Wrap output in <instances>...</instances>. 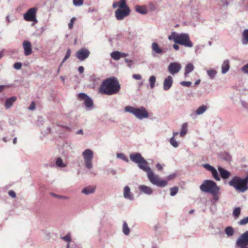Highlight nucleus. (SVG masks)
I'll return each instance as SVG.
<instances>
[{
	"mask_svg": "<svg viewBox=\"0 0 248 248\" xmlns=\"http://www.w3.org/2000/svg\"><path fill=\"white\" fill-rule=\"evenodd\" d=\"M130 160L134 163L138 164V167L146 172L149 181L154 185L160 187H164L167 185V181L161 180L158 175H156L148 166L146 160L140 153H135L130 155Z\"/></svg>",
	"mask_w": 248,
	"mask_h": 248,
	"instance_id": "1",
	"label": "nucleus"
},
{
	"mask_svg": "<svg viewBox=\"0 0 248 248\" xmlns=\"http://www.w3.org/2000/svg\"><path fill=\"white\" fill-rule=\"evenodd\" d=\"M120 90V85L118 79L114 77L104 80L99 88V92L102 94L111 95L118 93Z\"/></svg>",
	"mask_w": 248,
	"mask_h": 248,
	"instance_id": "2",
	"label": "nucleus"
},
{
	"mask_svg": "<svg viewBox=\"0 0 248 248\" xmlns=\"http://www.w3.org/2000/svg\"><path fill=\"white\" fill-rule=\"evenodd\" d=\"M229 185L237 191L243 193L248 189V175L244 178L234 176L229 182Z\"/></svg>",
	"mask_w": 248,
	"mask_h": 248,
	"instance_id": "3",
	"label": "nucleus"
},
{
	"mask_svg": "<svg viewBox=\"0 0 248 248\" xmlns=\"http://www.w3.org/2000/svg\"><path fill=\"white\" fill-rule=\"evenodd\" d=\"M124 110L125 112L133 114L137 118L140 120L144 118H147L149 117L148 111L143 107L135 108L133 107L128 106L124 108Z\"/></svg>",
	"mask_w": 248,
	"mask_h": 248,
	"instance_id": "4",
	"label": "nucleus"
},
{
	"mask_svg": "<svg viewBox=\"0 0 248 248\" xmlns=\"http://www.w3.org/2000/svg\"><path fill=\"white\" fill-rule=\"evenodd\" d=\"M200 189L202 191L211 194L218 193L219 190V188L217 184L213 181L209 180H204L200 186Z\"/></svg>",
	"mask_w": 248,
	"mask_h": 248,
	"instance_id": "5",
	"label": "nucleus"
},
{
	"mask_svg": "<svg viewBox=\"0 0 248 248\" xmlns=\"http://www.w3.org/2000/svg\"><path fill=\"white\" fill-rule=\"evenodd\" d=\"M175 43L188 47H191L193 46V44L189 39V35L186 33L177 35L175 39Z\"/></svg>",
	"mask_w": 248,
	"mask_h": 248,
	"instance_id": "6",
	"label": "nucleus"
},
{
	"mask_svg": "<svg viewBox=\"0 0 248 248\" xmlns=\"http://www.w3.org/2000/svg\"><path fill=\"white\" fill-rule=\"evenodd\" d=\"M37 9L36 7H32L29 9L27 12L23 15L25 20L27 21H32L35 23L37 22L36 19V14Z\"/></svg>",
	"mask_w": 248,
	"mask_h": 248,
	"instance_id": "7",
	"label": "nucleus"
},
{
	"mask_svg": "<svg viewBox=\"0 0 248 248\" xmlns=\"http://www.w3.org/2000/svg\"><path fill=\"white\" fill-rule=\"evenodd\" d=\"M83 156L85 164L87 168L91 169L92 168V159L93 158V152L90 149H86L83 152Z\"/></svg>",
	"mask_w": 248,
	"mask_h": 248,
	"instance_id": "8",
	"label": "nucleus"
},
{
	"mask_svg": "<svg viewBox=\"0 0 248 248\" xmlns=\"http://www.w3.org/2000/svg\"><path fill=\"white\" fill-rule=\"evenodd\" d=\"M236 244L239 248H248V231L240 235L237 239Z\"/></svg>",
	"mask_w": 248,
	"mask_h": 248,
	"instance_id": "9",
	"label": "nucleus"
},
{
	"mask_svg": "<svg viewBox=\"0 0 248 248\" xmlns=\"http://www.w3.org/2000/svg\"><path fill=\"white\" fill-rule=\"evenodd\" d=\"M130 11V10L129 8L123 9H117L115 12L116 19L119 20L123 19L125 17L129 15Z\"/></svg>",
	"mask_w": 248,
	"mask_h": 248,
	"instance_id": "10",
	"label": "nucleus"
},
{
	"mask_svg": "<svg viewBox=\"0 0 248 248\" xmlns=\"http://www.w3.org/2000/svg\"><path fill=\"white\" fill-rule=\"evenodd\" d=\"M90 51L85 48H81L76 53V57L81 61H83L87 59L90 55Z\"/></svg>",
	"mask_w": 248,
	"mask_h": 248,
	"instance_id": "11",
	"label": "nucleus"
},
{
	"mask_svg": "<svg viewBox=\"0 0 248 248\" xmlns=\"http://www.w3.org/2000/svg\"><path fill=\"white\" fill-rule=\"evenodd\" d=\"M181 68L180 64L177 62H172L168 66V71L170 74L174 75L179 72Z\"/></svg>",
	"mask_w": 248,
	"mask_h": 248,
	"instance_id": "12",
	"label": "nucleus"
},
{
	"mask_svg": "<svg viewBox=\"0 0 248 248\" xmlns=\"http://www.w3.org/2000/svg\"><path fill=\"white\" fill-rule=\"evenodd\" d=\"M23 46L24 50V54L26 56H29L32 52L31 45L30 42L25 41L23 43Z\"/></svg>",
	"mask_w": 248,
	"mask_h": 248,
	"instance_id": "13",
	"label": "nucleus"
},
{
	"mask_svg": "<svg viewBox=\"0 0 248 248\" xmlns=\"http://www.w3.org/2000/svg\"><path fill=\"white\" fill-rule=\"evenodd\" d=\"M173 82L172 78L169 76L165 79L163 83V88L165 91H167L171 87Z\"/></svg>",
	"mask_w": 248,
	"mask_h": 248,
	"instance_id": "14",
	"label": "nucleus"
},
{
	"mask_svg": "<svg viewBox=\"0 0 248 248\" xmlns=\"http://www.w3.org/2000/svg\"><path fill=\"white\" fill-rule=\"evenodd\" d=\"M124 196L125 199L130 200L133 199V196L130 192V189L128 186H125L124 188Z\"/></svg>",
	"mask_w": 248,
	"mask_h": 248,
	"instance_id": "15",
	"label": "nucleus"
},
{
	"mask_svg": "<svg viewBox=\"0 0 248 248\" xmlns=\"http://www.w3.org/2000/svg\"><path fill=\"white\" fill-rule=\"evenodd\" d=\"M218 170L220 173L221 177L223 179H227L230 175V173L229 171L221 167H219L218 168Z\"/></svg>",
	"mask_w": 248,
	"mask_h": 248,
	"instance_id": "16",
	"label": "nucleus"
},
{
	"mask_svg": "<svg viewBox=\"0 0 248 248\" xmlns=\"http://www.w3.org/2000/svg\"><path fill=\"white\" fill-rule=\"evenodd\" d=\"M112 6L113 8H116L117 7H119L122 9H126V8H129L126 5V1L123 0H120L119 1L114 2Z\"/></svg>",
	"mask_w": 248,
	"mask_h": 248,
	"instance_id": "17",
	"label": "nucleus"
},
{
	"mask_svg": "<svg viewBox=\"0 0 248 248\" xmlns=\"http://www.w3.org/2000/svg\"><path fill=\"white\" fill-rule=\"evenodd\" d=\"M152 48L153 51L156 54H161L163 53V50L161 48L157 43L154 42L152 45Z\"/></svg>",
	"mask_w": 248,
	"mask_h": 248,
	"instance_id": "18",
	"label": "nucleus"
},
{
	"mask_svg": "<svg viewBox=\"0 0 248 248\" xmlns=\"http://www.w3.org/2000/svg\"><path fill=\"white\" fill-rule=\"evenodd\" d=\"M16 97L13 96L6 99L5 103V107L8 109L11 107L14 103L16 100Z\"/></svg>",
	"mask_w": 248,
	"mask_h": 248,
	"instance_id": "19",
	"label": "nucleus"
},
{
	"mask_svg": "<svg viewBox=\"0 0 248 248\" xmlns=\"http://www.w3.org/2000/svg\"><path fill=\"white\" fill-rule=\"evenodd\" d=\"M139 189L141 191L145 194H150L153 192V190L150 187L144 185L140 186H139Z\"/></svg>",
	"mask_w": 248,
	"mask_h": 248,
	"instance_id": "20",
	"label": "nucleus"
},
{
	"mask_svg": "<svg viewBox=\"0 0 248 248\" xmlns=\"http://www.w3.org/2000/svg\"><path fill=\"white\" fill-rule=\"evenodd\" d=\"M230 68L229 61V60H225L224 61L222 67L221 71L223 74L226 73L228 71Z\"/></svg>",
	"mask_w": 248,
	"mask_h": 248,
	"instance_id": "21",
	"label": "nucleus"
},
{
	"mask_svg": "<svg viewBox=\"0 0 248 248\" xmlns=\"http://www.w3.org/2000/svg\"><path fill=\"white\" fill-rule=\"evenodd\" d=\"M95 191V187L89 186L83 189L82 193L88 195L91 193H93Z\"/></svg>",
	"mask_w": 248,
	"mask_h": 248,
	"instance_id": "22",
	"label": "nucleus"
},
{
	"mask_svg": "<svg viewBox=\"0 0 248 248\" xmlns=\"http://www.w3.org/2000/svg\"><path fill=\"white\" fill-rule=\"evenodd\" d=\"M194 67L193 65L190 63H188L186 67L185 71V75L186 76L189 73L194 70Z\"/></svg>",
	"mask_w": 248,
	"mask_h": 248,
	"instance_id": "23",
	"label": "nucleus"
},
{
	"mask_svg": "<svg viewBox=\"0 0 248 248\" xmlns=\"http://www.w3.org/2000/svg\"><path fill=\"white\" fill-rule=\"evenodd\" d=\"M136 11L140 14H145L147 13V9L144 6L137 5L135 7Z\"/></svg>",
	"mask_w": 248,
	"mask_h": 248,
	"instance_id": "24",
	"label": "nucleus"
},
{
	"mask_svg": "<svg viewBox=\"0 0 248 248\" xmlns=\"http://www.w3.org/2000/svg\"><path fill=\"white\" fill-rule=\"evenodd\" d=\"M207 109V107L205 105H202L196 111V113L200 115L204 112Z\"/></svg>",
	"mask_w": 248,
	"mask_h": 248,
	"instance_id": "25",
	"label": "nucleus"
},
{
	"mask_svg": "<svg viewBox=\"0 0 248 248\" xmlns=\"http://www.w3.org/2000/svg\"><path fill=\"white\" fill-rule=\"evenodd\" d=\"M187 124L186 123L183 124L182 126L181 131L180 133V136L183 137L185 136L187 132Z\"/></svg>",
	"mask_w": 248,
	"mask_h": 248,
	"instance_id": "26",
	"label": "nucleus"
},
{
	"mask_svg": "<svg viewBox=\"0 0 248 248\" xmlns=\"http://www.w3.org/2000/svg\"><path fill=\"white\" fill-rule=\"evenodd\" d=\"M110 56L114 60H119L120 59V52L113 51L111 53Z\"/></svg>",
	"mask_w": 248,
	"mask_h": 248,
	"instance_id": "27",
	"label": "nucleus"
},
{
	"mask_svg": "<svg viewBox=\"0 0 248 248\" xmlns=\"http://www.w3.org/2000/svg\"><path fill=\"white\" fill-rule=\"evenodd\" d=\"M212 173V176L216 181H220V178L218 174V172L216 169L214 168V169L210 171Z\"/></svg>",
	"mask_w": 248,
	"mask_h": 248,
	"instance_id": "28",
	"label": "nucleus"
},
{
	"mask_svg": "<svg viewBox=\"0 0 248 248\" xmlns=\"http://www.w3.org/2000/svg\"><path fill=\"white\" fill-rule=\"evenodd\" d=\"M243 43L248 44V29L245 30L243 32Z\"/></svg>",
	"mask_w": 248,
	"mask_h": 248,
	"instance_id": "29",
	"label": "nucleus"
},
{
	"mask_svg": "<svg viewBox=\"0 0 248 248\" xmlns=\"http://www.w3.org/2000/svg\"><path fill=\"white\" fill-rule=\"evenodd\" d=\"M123 232L125 235H128L130 232V229L126 222H124L123 225Z\"/></svg>",
	"mask_w": 248,
	"mask_h": 248,
	"instance_id": "30",
	"label": "nucleus"
},
{
	"mask_svg": "<svg viewBox=\"0 0 248 248\" xmlns=\"http://www.w3.org/2000/svg\"><path fill=\"white\" fill-rule=\"evenodd\" d=\"M156 81V78L155 76H152L149 78L150 86L151 89L155 87V84Z\"/></svg>",
	"mask_w": 248,
	"mask_h": 248,
	"instance_id": "31",
	"label": "nucleus"
},
{
	"mask_svg": "<svg viewBox=\"0 0 248 248\" xmlns=\"http://www.w3.org/2000/svg\"><path fill=\"white\" fill-rule=\"evenodd\" d=\"M225 233L227 235L231 236L234 233V230L232 227H227L225 230Z\"/></svg>",
	"mask_w": 248,
	"mask_h": 248,
	"instance_id": "32",
	"label": "nucleus"
},
{
	"mask_svg": "<svg viewBox=\"0 0 248 248\" xmlns=\"http://www.w3.org/2000/svg\"><path fill=\"white\" fill-rule=\"evenodd\" d=\"M84 102L85 106L88 108L92 107L93 104L92 100L89 97L84 100Z\"/></svg>",
	"mask_w": 248,
	"mask_h": 248,
	"instance_id": "33",
	"label": "nucleus"
},
{
	"mask_svg": "<svg viewBox=\"0 0 248 248\" xmlns=\"http://www.w3.org/2000/svg\"><path fill=\"white\" fill-rule=\"evenodd\" d=\"M241 213V208L240 207H236L233 211V215L235 218L238 217Z\"/></svg>",
	"mask_w": 248,
	"mask_h": 248,
	"instance_id": "34",
	"label": "nucleus"
},
{
	"mask_svg": "<svg viewBox=\"0 0 248 248\" xmlns=\"http://www.w3.org/2000/svg\"><path fill=\"white\" fill-rule=\"evenodd\" d=\"M207 74L211 78H213L217 74L215 70H209L207 71Z\"/></svg>",
	"mask_w": 248,
	"mask_h": 248,
	"instance_id": "35",
	"label": "nucleus"
},
{
	"mask_svg": "<svg viewBox=\"0 0 248 248\" xmlns=\"http://www.w3.org/2000/svg\"><path fill=\"white\" fill-rule=\"evenodd\" d=\"M56 163V165L60 167H64L66 166L61 158H57Z\"/></svg>",
	"mask_w": 248,
	"mask_h": 248,
	"instance_id": "36",
	"label": "nucleus"
},
{
	"mask_svg": "<svg viewBox=\"0 0 248 248\" xmlns=\"http://www.w3.org/2000/svg\"><path fill=\"white\" fill-rule=\"evenodd\" d=\"M170 195L174 196L176 194L178 191V188L177 186H174L170 188Z\"/></svg>",
	"mask_w": 248,
	"mask_h": 248,
	"instance_id": "37",
	"label": "nucleus"
},
{
	"mask_svg": "<svg viewBox=\"0 0 248 248\" xmlns=\"http://www.w3.org/2000/svg\"><path fill=\"white\" fill-rule=\"evenodd\" d=\"M170 143L172 146L174 147H177L178 146V144L177 141L175 140L174 137H172L170 140Z\"/></svg>",
	"mask_w": 248,
	"mask_h": 248,
	"instance_id": "38",
	"label": "nucleus"
},
{
	"mask_svg": "<svg viewBox=\"0 0 248 248\" xmlns=\"http://www.w3.org/2000/svg\"><path fill=\"white\" fill-rule=\"evenodd\" d=\"M248 223V217L239 220L238 224L240 225H245Z\"/></svg>",
	"mask_w": 248,
	"mask_h": 248,
	"instance_id": "39",
	"label": "nucleus"
},
{
	"mask_svg": "<svg viewBox=\"0 0 248 248\" xmlns=\"http://www.w3.org/2000/svg\"><path fill=\"white\" fill-rule=\"evenodd\" d=\"M62 239L66 242H70L71 241V235L70 234H67L65 236L62 237Z\"/></svg>",
	"mask_w": 248,
	"mask_h": 248,
	"instance_id": "40",
	"label": "nucleus"
},
{
	"mask_svg": "<svg viewBox=\"0 0 248 248\" xmlns=\"http://www.w3.org/2000/svg\"><path fill=\"white\" fill-rule=\"evenodd\" d=\"M73 1L75 6H80L83 3V0H73Z\"/></svg>",
	"mask_w": 248,
	"mask_h": 248,
	"instance_id": "41",
	"label": "nucleus"
},
{
	"mask_svg": "<svg viewBox=\"0 0 248 248\" xmlns=\"http://www.w3.org/2000/svg\"><path fill=\"white\" fill-rule=\"evenodd\" d=\"M76 20L75 17H73L71 19L70 23L68 24V28L69 29H72L73 28V24Z\"/></svg>",
	"mask_w": 248,
	"mask_h": 248,
	"instance_id": "42",
	"label": "nucleus"
},
{
	"mask_svg": "<svg viewBox=\"0 0 248 248\" xmlns=\"http://www.w3.org/2000/svg\"><path fill=\"white\" fill-rule=\"evenodd\" d=\"M203 167L207 170L211 171L213 169L214 167L211 166L208 164H205L203 165Z\"/></svg>",
	"mask_w": 248,
	"mask_h": 248,
	"instance_id": "43",
	"label": "nucleus"
},
{
	"mask_svg": "<svg viewBox=\"0 0 248 248\" xmlns=\"http://www.w3.org/2000/svg\"><path fill=\"white\" fill-rule=\"evenodd\" d=\"M70 55H71V50L70 49H68L67 50L65 56L62 61V62H64L65 61H66L67 59H68L69 58Z\"/></svg>",
	"mask_w": 248,
	"mask_h": 248,
	"instance_id": "44",
	"label": "nucleus"
},
{
	"mask_svg": "<svg viewBox=\"0 0 248 248\" xmlns=\"http://www.w3.org/2000/svg\"><path fill=\"white\" fill-rule=\"evenodd\" d=\"M51 194L56 197V198H57L58 199H68V198L67 197H65V196H62V195H57V194H54V193H51Z\"/></svg>",
	"mask_w": 248,
	"mask_h": 248,
	"instance_id": "45",
	"label": "nucleus"
},
{
	"mask_svg": "<svg viewBox=\"0 0 248 248\" xmlns=\"http://www.w3.org/2000/svg\"><path fill=\"white\" fill-rule=\"evenodd\" d=\"M78 96L81 99L85 100L88 96L84 93H80L78 94Z\"/></svg>",
	"mask_w": 248,
	"mask_h": 248,
	"instance_id": "46",
	"label": "nucleus"
},
{
	"mask_svg": "<svg viewBox=\"0 0 248 248\" xmlns=\"http://www.w3.org/2000/svg\"><path fill=\"white\" fill-rule=\"evenodd\" d=\"M178 34H176L175 32H173L169 36V39L170 40H173L175 42V39L176 37L177 36Z\"/></svg>",
	"mask_w": 248,
	"mask_h": 248,
	"instance_id": "47",
	"label": "nucleus"
},
{
	"mask_svg": "<svg viewBox=\"0 0 248 248\" xmlns=\"http://www.w3.org/2000/svg\"><path fill=\"white\" fill-rule=\"evenodd\" d=\"M117 156L119 158H122L124 160H125L126 161H128V159L124 156L123 154L118 153V154H117Z\"/></svg>",
	"mask_w": 248,
	"mask_h": 248,
	"instance_id": "48",
	"label": "nucleus"
},
{
	"mask_svg": "<svg viewBox=\"0 0 248 248\" xmlns=\"http://www.w3.org/2000/svg\"><path fill=\"white\" fill-rule=\"evenodd\" d=\"M180 84L183 86L189 87L191 84V82L189 81H182Z\"/></svg>",
	"mask_w": 248,
	"mask_h": 248,
	"instance_id": "49",
	"label": "nucleus"
},
{
	"mask_svg": "<svg viewBox=\"0 0 248 248\" xmlns=\"http://www.w3.org/2000/svg\"><path fill=\"white\" fill-rule=\"evenodd\" d=\"M22 64L20 62H16L14 65V67L16 69H19L21 68Z\"/></svg>",
	"mask_w": 248,
	"mask_h": 248,
	"instance_id": "50",
	"label": "nucleus"
},
{
	"mask_svg": "<svg viewBox=\"0 0 248 248\" xmlns=\"http://www.w3.org/2000/svg\"><path fill=\"white\" fill-rule=\"evenodd\" d=\"M242 71L245 73H248V63L242 67Z\"/></svg>",
	"mask_w": 248,
	"mask_h": 248,
	"instance_id": "51",
	"label": "nucleus"
},
{
	"mask_svg": "<svg viewBox=\"0 0 248 248\" xmlns=\"http://www.w3.org/2000/svg\"><path fill=\"white\" fill-rule=\"evenodd\" d=\"M132 77L134 79L137 80H140L142 78L140 74H134Z\"/></svg>",
	"mask_w": 248,
	"mask_h": 248,
	"instance_id": "52",
	"label": "nucleus"
},
{
	"mask_svg": "<svg viewBox=\"0 0 248 248\" xmlns=\"http://www.w3.org/2000/svg\"><path fill=\"white\" fill-rule=\"evenodd\" d=\"M8 194L10 196L14 198L16 197V194L13 190H10L8 192Z\"/></svg>",
	"mask_w": 248,
	"mask_h": 248,
	"instance_id": "53",
	"label": "nucleus"
},
{
	"mask_svg": "<svg viewBox=\"0 0 248 248\" xmlns=\"http://www.w3.org/2000/svg\"><path fill=\"white\" fill-rule=\"evenodd\" d=\"M35 103L34 102H32L29 108V109L30 110H34L35 109Z\"/></svg>",
	"mask_w": 248,
	"mask_h": 248,
	"instance_id": "54",
	"label": "nucleus"
},
{
	"mask_svg": "<svg viewBox=\"0 0 248 248\" xmlns=\"http://www.w3.org/2000/svg\"><path fill=\"white\" fill-rule=\"evenodd\" d=\"M156 167L158 170H161L163 169L162 166L159 163H157L156 165Z\"/></svg>",
	"mask_w": 248,
	"mask_h": 248,
	"instance_id": "55",
	"label": "nucleus"
},
{
	"mask_svg": "<svg viewBox=\"0 0 248 248\" xmlns=\"http://www.w3.org/2000/svg\"><path fill=\"white\" fill-rule=\"evenodd\" d=\"M175 177V174H171V175H170L169 176H168L167 177V179H168V180H172L173 178H174Z\"/></svg>",
	"mask_w": 248,
	"mask_h": 248,
	"instance_id": "56",
	"label": "nucleus"
},
{
	"mask_svg": "<svg viewBox=\"0 0 248 248\" xmlns=\"http://www.w3.org/2000/svg\"><path fill=\"white\" fill-rule=\"evenodd\" d=\"M218 193H215V194H212L214 197V199L216 201H217L218 200V196L217 195Z\"/></svg>",
	"mask_w": 248,
	"mask_h": 248,
	"instance_id": "57",
	"label": "nucleus"
},
{
	"mask_svg": "<svg viewBox=\"0 0 248 248\" xmlns=\"http://www.w3.org/2000/svg\"><path fill=\"white\" fill-rule=\"evenodd\" d=\"M78 70L80 73H82L84 71V67L83 66H79Z\"/></svg>",
	"mask_w": 248,
	"mask_h": 248,
	"instance_id": "58",
	"label": "nucleus"
},
{
	"mask_svg": "<svg viewBox=\"0 0 248 248\" xmlns=\"http://www.w3.org/2000/svg\"><path fill=\"white\" fill-rule=\"evenodd\" d=\"M127 56H128V54L127 53L120 52V58H121V57H126Z\"/></svg>",
	"mask_w": 248,
	"mask_h": 248,
	"instance_id": "59",
	"label": "nucleus"
},
{
	"mask_svg": "<svg viewBox=\"0 0 248 248\" xmlns=\"http://www.w3.org/2000/svg\"><path fill=\"white\" fill-rule=\"evenodd\" d=\"M173 47L175 50H178L179 49V46L176 44H174Z\"/></svg>",
	"mask_w": 248,
	"mask_h": 248,
	"instance_id": "60",
	"label": "nucleus"
},
{
	"mask_svg": "<svg viewBox=\"0 0 248 248\" xmlns=\"http://www.w3.org/2000/svg\"><path fill=\"white\" fill-rule=\"evenodd\" d=\"M125 62L126 63H132V61L131 60H128V59H125Z\"/></svg>",
	"mask_w": 248,
	"mask_h": 248,
	"instance_id": "61",
	"label": "nucleus"
},
{
	"mask_svg": "<svg viewBox=\"0 0 248 248\" xmlns=\"http://www.w3.org/2000/svg\"><path fill=\"white\" fill-rule=\"evenodd\" d=\"M77 134H83V132L82 130H79L77 132Z\"/></svg>",
	"mask_w": 248,
	"mask_h": 248,
	"instance_id": "62",
	"label": "nucleus"
},
{
	"mask_svg": "<svg viewBox=\"0 0 248 248\" xmlns=\"http://www.w3.org/2000/svg\"><path fill=\"white\" fill-rule=\"evenodd\" d=\"M200 81H201L200 79H198V80H196V82H195V84L196 85L199 84L200 83Z\"/></svg>",
	"mask_w": 248,
	"mask_h": 248,
	"instance_id": "63",
	"label": "nucleus"
},
{
	"mask_svg": "<svg viewBox=\"0 0 248 248\" xmlns=\"http://www.w3.org/2000/svg\"><path fill=\"white\" fill-rule=\"evenodd\" d=\"M178 132H174L173 133V137H172L174 138L175 136L178 135Z\"/></svg>",
	"mask_w": 248,
	"mask_h": 248,
	"instance_id": "64",
	"label": "nucleus"
}]
</instances>
